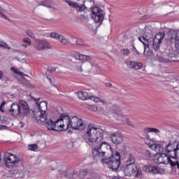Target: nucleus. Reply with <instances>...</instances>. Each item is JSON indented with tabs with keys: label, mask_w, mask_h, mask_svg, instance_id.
Listing matches in <instances>:
<instances>
[{
	"label": "nucleus",
	"mask_w": 179,
	"mask_h": 179,
	"mask_svg": "<svg viewBox=\"0 0 179 179\" xmlns=\"http://www.w3.org/2000/svg\"><path fill=\"white\" fill-rule=\"evenodd\" d=\"M103 130L96 127L94 124H90L87 127L85 138L87 142L93 149L92 157L94 160H100L106 156V150L111 149V145L104 141Z\"/></svg>",
	"instance_id": "1"
},
{
	"label": "nucleus",
	"mask_w": 179,
	"mask_h": 179,
	"mask_svg": "<svg viewBox=\"0 0 179 179\" xmlns=\"http://www.w3.org/2000/svg\"><path fill=\"white\" fill-rule=\"evenodd\" d=\"M165 36L164 32H159L153 38V35L150 32L145 33L142 36L138 37V40L143 43L144 47H153L155 51H159Z\"/></svg>",
	"instance_id": "2"
},
{
	"label": "nucleus",
	"mask_w": 179,
	"mask_h": 179,
	"mask_svg": "<svg viewBox=\"0 0 179 179\" xmlns=\"http://www.w3.org/2000/svg\"><path fill=\"white\" fill-rule=\"evenodd\" d=\"M61 121H62L63 124H64V131L69 129V128L82 131V129H85L86 128L85 122L77 116L69 117L66 113H63L61 115Z\"/></svg>",
	"instance_id": "3"
},
{
	"label": "nucleus",
	"mask_w": 179,
	"mask_h": 179,
	"mask_svg": "<svg viewBox=\"0 0 179 179\" xmlns=\"http://www.w3.org/2000/svg\"><path fill=\"white\" fill-rule=\"evenodd\" d=\"M103 164L112 170H118L121 165V156L120 152H115L112 157L108 158H101Z\"/></svg>",
	"instance_id": "4"
},
{
	"label": "nucleus",
	"mask_w": 179,
	"mask_h": 179,
	"mask_svg": "<svg viewBox=\"0 0 179 179\" xmlns=\"http://www.w3.org/2000/svg\"><path fill=\"white\" fill-rule=\"evenodd\" d=\"M45 127L49 131L62 132V131H64V127H65V124H64V122L61 120L60 116V118L56 122L52 121L51 119L48 120L45 122Z\"/></svg>",
	"instance_id": "5"
},
{
	"label": "nucleus",
	"mask_w": 179,
	"mask_h": 179,
	"mask_svg": "<svg viewBox=\"0 0 179 179\" xmlns=\"http://www.w3.org/2000/svg\"><path fill=\"white\" fill-rule=\"evenodd\" d=\"M4 160L7 167H17V166L22 164V161L19 157L9 152L6 154Z\"/></svg>",
	"instance_id": "6"
},
{
	"label": "nucleus",
	"mask_w": 179,
	"mask_h": 179,
	"mask_svg": "<svg viewBox=\"0 0 179 179\" xmlns=\"http://www.w3.org/2000/svg\"><path fill=\"white\" fill-rule=\"evenodd\" d=\"M124 176L126 177H136L141 178L142 177V171L138 169L136 165H126L124 169Z\"/></svg>",
	"instance_id": "7"
},
{
	"label": "nucleus",
	"mask_w": 179,
	"mask_h": 179,
	"mask_svg": "<svg viewBox=\"0 0 179 179\" xmlns=\"http://www.w3.org/2000/svg\"><path fill=\"white\" fill-rule=\"evenodd\" d=\"M165 152L169 157L177 159V157H178V152H177V142L169 141L168 144L165 146Z\"/></svg>",
	"instance_id": "8"
},
{
	"label": "nucleus",
	"mask_w": 179,
	"mask_h": 179,
	"mask_svg": "<svg viewBox=\"0 0 179 179\" xmlns=\"http://www.w3.org/2000/svg\"><path fill=\"white\" fill-rule=\"evenodd\" d=\"M168 44H175L176 52L179 54V31H170L167 38Z\"/></svg>",
	"instance_id": "9"
},
{
	"label": "nucleus",
	"mask_w": 179,
	"mask_h": 179,
	"mask_svg": "<svg viewBox=\"0 0 179 179\" xmlns=\"http://www.w3.org/2000/svg\"><path fill=\"white\" fill-rule=\"evenodd\" d=\"M34 48L36 49L37 51H45L47 50H51L52 47L46 39H39L36 41Z\"/></svg>",
	"instance_id": "10"
},
{
	"label": "nucleus",
	"mask_w": 179,
	"mask_h": 179,
	"mask_svg": "<svg viewBox=\"0 0 179 179\" xmlns=\"http://www.w3.org/2000/svg\"><path fill=\"white\" fill-rule=\"evenodd\" d=\"M166 55L162 57L159 59L161 62H176L174 58H177V55H176V51L173 48H169L166 50Z\"/></svg>",
	"instance_id": "11"
},
{
	"label": "nucleus",
	"mask_w": 179,
	"mask_h": 179,
	"mask_svg": "<svg viewBox=\"0 0 179 179\" xmlns=\"http://www.w3.org/2000/svg\"><path fill=\"white\" fill-rule=\"evenodd\" d=\"M92 17L95 23L103 22L104 20V13L99 7H94L92 9Z\"/></svg>",
	"instance_id": "12"
},
{
	"label": "nucleus",
	"mask_w": 179,
	"mask_h": 179,
	"mask_svg": "<svg viewBox=\"0 0 179 179\" xmlns=\"http://www.w3.org/2000/svg\"><path fill=\"white\" fill-rule=\"evenodd\" d=\"M115 117L118 121H122V124H127L129 127H131V128H135V126L134 124H132V122L129 120L127 117L122 115V113H121V110L120 108H117L116 110H115Z\"/></svg>",
	"instance_id": "13"
},
{
	"label": "nucleus",
	"mask_w": 179,
	"mask_h": 179,
	"mask_svg": "<svg viewBox=\"0 0 179 179\" xmlns=\"http://www.w3.org/2000/svg\"><path fill=\"white\" fill-rule=\"evenodd\" d=\"M32 99L34 100L36 105L35 108L36 113H41V111H45V110H47L48 104L46 101H40L41 98H32Z\"/></svg>",
	"instance_id": "14"
},
{
	"label": "nucleus",
	"mask_w": 179,
	"mask_h": 179,
	"mask_svg": "<svg viewBox=\"0 0 179 179\" xmlns=\"http://www.w3.org/2000/svg\"><path fill=\"white\" fill-rule=\"evenodd\" d=\"M110 136L113 143L115 145H120L122 143V141H124V136L122 135V133L120 131L112 133Z\"/></svg>",
	"instance_id": "15"
},
{
	"label": "nucleus",
	"mask_w": 179,
	"mask_h": 179,
	"mask_svg": "<svg viewBox=\"0 0 179 179\" xmlns=\"http://www.w3.org/2000/svg\"><path fill=\"white\" fill-rule=\"evenodd\" d=\"M37 115H36V120L37 124L40 125H44L48 121L47 120V113L45 111L36 112Z\"/></svg>",
	"instance_id": "16"
},
{
	"label": "nucleus",
	"mask_w": 179,
	"mask_h": 179,
	"mask_svg": "<svg viewBox=\"0 0 179 179\" xmlns=\"http://www.w3.org/2000/svg\"><path fill=\"white\" fill-rule=\"evenodd\" d=\"M143 171L152 173V174H160L162 173V169L155 165H145L143 167Z\"/></svg>",
	"instance_id": "17"
},
{
	"label": "nucleus",
	"mask_w": 179,
	"mask_h": 179,
	"mask_svg": "<svg viewBox=\"0 0 179 179\" xmlns=\"http://www.w3.org/2000/svg\"><path fill=\"white\" fill-rule=\"evenodd\" d=\"M50 37L52 38H55V40H58L62 44H64V45H69V44H71V41H69V40L66 39L59 33L52 32L50 33Z\"/></svg>",
	"instance_id": "18"
},
{
	"label": "nucleus",
	"mask_w": 179,
	"mask_h": 179,
	"mask_svg": "<svg viewBox=\"0 0 179 179\" xmlns=\"http://www.w3.org/2000/svg\"><path fill=\"white\" fill-rule=\"evenodd\" d=\"M15 178H24L26 174H28L27 170L24 169V166H20L13 171Z\"/></svg>",
	"instance_id": "19"
},
{
	"label": "nucleus",
	"mask_w": 179,
	"mask_h": 179,
	"mask_svg": "<svg viewBox=\"0 0 179 179\" xmlns=\"http://www.w3.org/2000/svg\"><path fill=\"white\" fill-rule=\"evenodd\" d=\"M66 3H68L69 6L76 9L77 12H83L86 7L82 4H79L75 1H72L71 0L66 1Z\"/></svg>",
	"instance_id": "20"
},
{
	"label": "nucleus",
	"mask_w": 179,
	"mask_h": 179,
	"mask_svg": "<svg viewBox=\"0 0 179 179\" xmlns=\"http://www.w3.org/2000/svg\"><path fill=\"white\" fill-rule=\"evenodd\" d=\"M78 97L80 100H90V99H93V94L89 90L87 91H80L78 92Z\"/></svg>",
	"instance_id": "21"
},
{
	"label": "nucleus",
	"mask_w": 179,
	"mask_h": 179,
	"mask_svg": "<svg viewBox=\"0 0 179 179\" xmlns=\"http://www.w3.org/2000/svg\"><path fill=\"white\" fill-rule=\"evenodd\" d=\"M17 103L18 104V107L21 108V113L24 115H27L29 113V111H30V108H29V104H27V102L24 100H19Z\"/></svg>",
	"instance_id": "22"
},
{
	"label": "nucleus",
	"mask_w": 179,
	"mask_h": 179,
	"mask_svg": "<svg viewBox=\"0 0 179 179\" xmlns=\"http://www.w3.org/2000/svg\"><path fill=\"white\" fill-rule=\"evenodd\" d=\"M171 161L169 156L164 153H161L159 155L158 158H157V164H171Z\"/></svg>",
	"instance_id": "23"
},
{
	"label": "nucleus",
	"mask_w": 179,
	"mask_h": 179,
	"mask_svg": "<svg viewBox=\"0 0 179 179\" xmlns=\"http://www.w3.org/2000/svg\"><path fill=\"white\" fill-rule=\"evenodd\" d=\"M9 113H10L11 115L14 117H17V115H20L22 113V108L19 106L18 103H13L10 109L9 110Z\"/></svg>",
	"instance_id": "24"
},
{
	"label": "nucleus",
	"mask_w": 179,
	"mask_h": 179,
	"mask_svg": "<svg viewBox=\"0 0 179 179\" xmlns=\"http://www.w3.org/2000/svg\"><path fill=\"white\" fill-rule=\"evenodd\" d=\"M127 65L128 68H131V69H142L143 68V64L141 62H135L132 61H129L127 62Z\"/></svg>",
	"instance_id": "25"
},
{
	"label": "nucleus",
	"mask_w": 179,
	"mask_h": 179,
	"mask_svg": "<svg viewBox=\"0 0 179 179\" xmlns=\"http://www.w3.org/2000/svg\"><path fill=\"white\" fill-rule=\"evenodd\" d=\"M149 148H150V149H152V150H155L157 153H162V152H164V147L163 146V143L150 145Z\"/></svg>",
	"instance_id": "26"
},
{
	"label": "nucleus",
	"mask_w": 179,
	"mask_h": 179,
	"mask_svg": "<svg viewBox=\"0 0 179 179\" xmlns=\"http://www.w3.org/2000/svg\"><path fill=\"white\" fill-rule=\"evenodd\" d=\"M73 55L76 59H78L79 61H90L92 59L90 56L82 55L78 52H76Z\"/></svg>",
	"instance_id": "27"
},
{
	"label": "nucleus",
	"mask_w": 179,
	"mask_h": 179,
	"mask_svg": "<svg viewBox=\"0 0 179 179\" xmlns=\"http://www.w3.org/2000/svg\"><path fill=\"white\" fill-rule=\"evenodd\" d=\"M136 159H135V156L132 154H129V155L127 156L126 157V166H131V165H136L135 164Z\"/></svg>",
	"instance_id": "28"
},
{
	"label": "nucleus",
	"mask_w": 179,
	"mask_h": 179,
	"mask_svg": "<svg viewBox=\"0 0 179 179\" xmlns=\"http://www.w3.org/2000/svg\"><path fill=\"white\" fill-rule=\"evenodd\" d=\"M150 49L155 50V48H149L148 46H144L143 55H145L147 58H150V57H153V51H152Z\"/></svg>",
	"instance_id": "29"
},
{
	"label": "nucleus",
	"mask_w": 179,
	"mask_h": 179,
	"mask_svg": "<svg viewBox=\"0 0 179 179\" xmlns=\"http://www.w3.org/2000/svg\"><path fill=\"white\" fill-rule=\"evenodd\" d=\"M144 131H145V132L153 133V134H159V132H160V130H159L158 129L152 128V127H147L144 129Z\"/></svg>",
	"instance_id": "30"
},
{
	"label": "nucleus",
	"mask_w": 179,
	"mask_h": 179,
	"mask_svg": "<svg viewBox=\"0 0 179 179\" xmlns=\"http://www.w3.org/2000/svg\"><path fill=\"white\" fill-rule=\"evenodd\" d=\"M28 150L37 152V150H38V145H37V144H30L28 145Z\"/></svg>",
	"instance_id": "31"
},
{
	"label": "nucleus",
	"mask_w": 179,
	"mask_h": 179,
	"mask_svg": "<svg viewBox=\"0 0 179 179\" xmlns=\"http://www.w3.org/2000/svg\"><path fill=\"white\" fill-rule=\"evenodd\" d=\"M0 17L4 20H9V18L5 15V10L0 6Z\"/></svg>",
	"instance_id": "32"
},
{
	"label": "nucleus",
	"mask_w": 179,
	"mask_h": 179,
	"mask_svg": "<svg viewBox=\"0 0 179 179\" xmlns=\"http://www.w3.org/2000/svg\"><path fill=\"white\" fill-rule=\"evenodd\" d=\"M0 17L4 20H9V18L5 15V10L0 6Z\"/></svg>",
	"instance_id": "33"
},
{
	"label": "nucleus",
	"mask_w": 179,
	"mask_h": 179,
	"mask_svg": "<svg viewBox=\"0 0 179 179\" xmlns=\"http://www.w3.org/2000/svg\"><path fill=\"white\" fill-rule=\"evenodd\" d=\"M25 34L29 36V37H31V38H35L36 35L34 34V32L33 31L28 29L25 31Z\"/></svg>",
	"instance_id": "34"
},
{
	"label": "nucleus",
	"mask_w": 179,
	"mask_h": 179,
	"mask_svg": "<svg viewBox=\"0 0 179 179\" xmlns=\"http://www.w3.org/2000/svg\"><path fill=\"white\" fill-rule=\"evenodd\" d=\"M0 48L10 50V48L8 45V44L3 41H0Z\"/></svg>",
	"instance_id": "35"
},
{
	"label": "nucleus",
	"mask_w": 179,
	"mask_h": 179,
	"mask_svg": "<svg viewBox=\"0 0 179 179\" xmlns=\"http://www.w3.org/2000/svg\"><path fill=\"white\" fill-rule=\"evenodd\" d=\"M5 104H6V102L3 101L1 104L0 105V112L1 113H5Z\"/></svg>",
	"instance_id": "36"
},
{
	"label": "nucleus",
	"mask_w": 179,
	"mask_h": 179,
	"mask_svg": "<svg viewBox=\"0 0 179 179\" xmlns=\"http://www.w3.org/2000/svg\"><path fill=\"white\" fill-rule=\"evenodd\" d=\"M23 43H25L26 44H28L29 45H31V40L29 38H24L22 40Z\"/></svg>",
	"instance_id": "37"
},
{
	"label": "nucleus",
	"mask_w": 179,
	"mask_h": 179,
	"mask_svg": "<svg viewBox=\"0 0 179 179\" xmlns=\"http://www.w3.org/2000/svg\"><path fill=\"white\" fill-rule=\"evenodd\" d=\"M90 100H92L93 101H95V103H99L100 101V98L94 96V95L92 94V98H90Z\"/></svg>",
	"instance_id": "38"
},
{
	"label": "nucleus",
	"mask_w": 179,
	"mask_h": 179,
	"mask_svg": "<svg viewBox=\"0 0 179 179\" xmlns=\"http://www.w3.org/2000/svg\"><path fill=\"white\" fill-rule=\"evenodd\" d=\"M121 52L123 55H129V50L128 49H123L121 50Z\"/></svg>",
	"instance_id": "39"
},
{
	"label": "nucleus",
	"mask_w": 179,
	"mask_h": 179,
	"mask_svg": "<svg viewBox=\"0 0 179 179\" xmlns=\"http://www.w3.org/2000/svg\"><path fill=\"white\" fill-rule=\"evenodd\" d=\"M90 110H91V111H97L98 108H97V106H96L94 105H91L90 106Z\"/></svg>",
	"instance_id": "40"
},
{
	"label": "nucleus",
	"mask_w": 179,
	"mask_h": 179,
	"mask_svg": "<svg viewBox=\"0 0 179 179\" xmlns=\"http://www.w3.org/2000/svg\"><path fill=\"white\" fill-rule=\"evenodd\" d=\"M48 79L50 81V83H51L52 86H53L54 87H57V85H55V83L54 82V80H52L48 77Z\"/></svg>",
	"instance_id": "41"
},
{
	"label": "nucleus",
	"mask_w": 179,
	"mask_h": 179,
	"mask_svg": "<svg viewBox=\"0 0 179 179\" xmlns=\"http://www.w3.org/2000/svg\"><path fill=\"white\" fill-rule=\"evenodd\" d=\"M133 51L134 52H135L136 55H141V52L138 51V50L136 49V48H135V46H133Z\"/></svg>",
	"instance_id": "42"
},
{
	"label": "nucleus",
	"mask_w": 179,
	"mask_h": 179,
	"mask_svg": "<svg viewBox=\"0 0 179 179\" xmlns=\"http://www.w3.org/2000/svg\"><path fill=\"white\" fill-rule=\"evenodd\" d=\"M2 80H3L4 82H10V78H9L8 76H3V78H1Z\"/></svg>",
	"instance_id": "43"
},
{
	"label": "nucleus",
	"mask_w": 179,
	"mask_h": 179,
	"mask_svg": "<svg viewBox=\"0 0 179 179\" xmlns=\"http://www.w3.org/2000/svg\"><path fill=\"white\" fill-rule=\"evenodd\" d=\"M77 45H83V41L81 39L76 40Z\"/></svg>",
	"instance_id": "44"
},
{
	"label": "nucleus",
	"mask_w": 179,
	"mask_h": 179,
	"mask_svg": "<svg viewBox=\"0 0 179 179\" xmlns=\"http://www.w3.org/2000/svg\"><path fill=\"white\" fill-rule=\"evenodd\" d=\"M72 148H73V143L70 142L67 144V149H72Z\"/></svg>",
	"instance_id": "45"
},
{
	"label": "nucleus",
	"mask_w": 179,
	"mask_h": 179,
	"mask_svg": "<svg viewBox=\"0 0 179 179\" xmlns=\"http://www.w3.org/2000/svg\"><path fill=\"white\" fill-rule=\"evenodd\" d=\"M11 71H13L14 73H19V70H17V69H16L15 67H11Z\"/></svg>",
	"instance_id": "46"
},
{
	"label": "nucleus",
	"mask_w": 179,
	"mask_h": 179,
	"mask_svg": "<svg viewBox=\"0 0 179 179\" xmlns=\"http://www.w3.org/2000/svg\"><path fill=\"white\" fill-rule=\"evenodd\" d=\"M5 129H8L7 126L5 125H0V131H3Z\"/></svg>",
	"instance_id": "47"
},
{
	"label": "nucleus",
	"mask_w": 179,
	"mask_h": 179,
	"mask_svg": "<svg viewBox=\"0 0 179 179\" xmlns=\"http://www.w3.org/2000/svg\"><path fill=\"white\" fill-rule=\"evenodd\" d=\"M105 86L106 87H113V84H111V83H105Z\"/></svg>",
	"instance_id": "48"
},
{
	"label": "nucleus",
	"mask_w": 179,
	"mask_h": 179,
	"mask_svg": "<svg viewBox=\"0 0 179 179\" xmlns=\"http://www.w3.org/2000/svg\"><path fill=\"white\" fill-rule=\"evenodd\" d=\"M176 150H177L178 157V156H179V141L176 142Z\"/></svg>",
	"instance_id": "49"
},
{
	"label": "nucleus",
	"mask_w": 179,
	"mask_h": 179,
	"mask_svg": "<svg viewBox=\"0 0 179 179\" xmlns=\"http://www.w3.org/2000/svg\"><path fill=\"white\" fill-rule=\"evenodd\" d=\"M0 122H1V124H4L5 123V120L3 119V117L0 115Z\"/></svg>",
	"instance_id": "50"
},
{
	"label": "nucleus",
	"mask_w": 179,
	"mask_h": 179,
	"mask_svg": "<svg viewBox=\"0 0 179 179\" xmlns=\"http://www.w3.org/2000/svg\"><path fill=\"white\" fill-rule=\"evenodd\" d=\"M17 75H20L21 76H27V75H24V73L21 71H18Z\"/></svg>",
	"instance_id": "51"
},
{
	"label": "nucleus",
	"mask_w": 179,
	"mask_h": 179,
	"mask_svg": "<svg viewBox=\"0 0 179 179\" xmlns=\"http://www.w3.org/2000/svg\"><path fill=\"white\" fill-rule=\"evenodd\" d=\"M3 78V72L0 71V79H2Z\"/></svg>",
	"instance_id": "52"
},
{
	"label": "nucleus",
	"mask_w": 179,
	"mask_h": 179,
	"mask_svg": "<svg viewBox=\"0 0 179 179\" xmlns=\"http://www.w3.org/2000/svg\"><path fill=\"white\" fill-rule=\"evenodd\" d=\"M17 61H20V58L16 57Z\"/></svg>",
	"instance_id": "53"
},
{
	"label": "nucleus",
	"mask_w": 179,
	"mask_h": 179,
	"mask_svg": "<svg viewBox=\"0 0 179 179\" xmlns=\"http://www.w3.org/2000/svg\"><path fill=\"white\" fill-rule=\"evenodd\" d=\"M55 68H52L51 71H55Z\"/></svg>",
	"instance_id": "54"
},
{
	"label": "nucleus",
	"mask_w": 179,
	"mask_h": 179,
	"mask_svg": "<svg viewBox=\"0 0 179 179\" xmlns=\"http://www.w3.org/2000/svg\"><path fill=\"white\" fill-rule=\"evenodd\" d=\"M23 47H25V48H27V45H22Z\"/></svg>",
	"instance_id": "55"
},
{
	"label": "nucleus",
	"mask_w": 179,
	"mask_h": 179,
	"mask_svg": "<svg viewBox=\"0 0 179 179\" xmlns=\"http://www.w3.org/2000/svg\"><path fill=\"white\" fill-rule=\"evenodd\" d=\"M80 72H83V69H82V68H80Z\"/></svg>",
	"instance_id": "56"
},
{
	"label": "nucleus",
	"mask_w": 179,
	"mask_h": 179,
	"mask_svg": "<svg viewBox=\"0 0 179 179\" xmlns=\"http://www.w3.org/2000/svg\"><path fill=\"white\" fill-rule=\"evenodd\" d=\"M0 162H1V154H0Z\"/></svg>",
	"instance_id": "57"
}]
</instances>
